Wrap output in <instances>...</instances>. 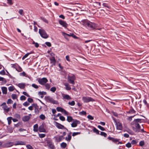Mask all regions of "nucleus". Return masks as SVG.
<instances>
[{
    "instance_id": "obj_1",
    "label": "nucleus",
    "mask_w": 149,
    "mask_h": 149,
    "mask_svg": "<svg viewBox=\"0 0 149 149\" xmlns=\"http://www.w3.org/2000/svg\"><path fill=\"white\" fill-rule=\"evenodd\" d=\"M81 22V24L88 29L94 30L97 26V24L86 19L82 20Z\"/></svg>"
},
{
    "instance_id": "obj_2",
    "label": "nucleus",
    "mask_w": 149,
    "mask_h": 149,
    "mask_svg": "<svg viewBox=\"0 0 149 149\" xmlns=\"http://www.w3.org/2000/svg\"><path fill=\"white\" fill-rule=\"evenodd\" d=\"M142 119H134L132 122L133 127H135L139 130H144L143 127L142 125L141 126L139 123L142 122Z\"/></svg>"
},
{
    "instance_id": "obj_3",
    "label": "nucleus",
    "mask_w": 149,
    "mask_h": 149,
    "mask_svg": "<svg viewBox=\"0 0 149 149\" xmlns=\"http://www.w3.org/2000/svg\"><path fill=\"white\" fill-rule=\"evenodd\" d=\"M68 81L69 83L74 85L75 84L74 81L76 79V77L74 74H71L68 77Z\"/></svg>"
},
{
    "instance_id": "obj_4",
    "label": "nucleus",
    "mask_w": 149,
    "mask_h": 149,
    "mask_svg": "<svg viewBox=\"0 0 149 149\" xmlns=\"http://www.w3.org/2000/svg\"><path fill=\"white\" fill-rule=\"evenodd\" d=\"M39 33L41 36L43 38L46 39L49 37L48 35L47 34L45 31L42 28L39 29Z\"/></svg>"
},
{
    "instance_id": "obj_5",
    "label": "nucleus",
    "mask_w": 149,
    "mask_h": 149,
    "mask_svg": "<svg viewBox=\"0 0 149 149\" xmlns=\"http://www.w3.org/2000/svg\"><path fill=\"white\" fill-rule=\"evenodd\" d=\"M82 99L84 102L88 103L90 102H94L95 100L91 97H83Z\"/></svg>"
},
{
    "instance_id": "obj_6",
    "label": "nucleus",
    "mask_w": 149,
    "mask_h": 149,
    "mask_svg": "<svg viewBox=\"0 0 149 149\" xmlns=\"http://www.w3.org/2000/svg\"><path fill=\"white\" fill-rule=\"evenodd\" d=\"M47 79L45 77H43L42 78H40L38 79V81L40 84L44 85L48 82Z\"/></svg>"
},
{
    "instance_id": "obj_7",
    "label": "nucleus",
    "mask_w": 149,
    "mask_h": 149,
    "mask_svg": "<svg viewBox=\"0 0 149 149\" xmlns=\"http://www.w3.org/2000/svg\"><path fill=\"white\" fill-rule=\"evenodd\" d=\"M46 100L50 103L54 104H57V102L54 100L52 98L49 96H47L45 97Z\"/></svg>"
},
{
    "instance_id": "obj_8",
    "label": "nucleus",
    "mask_w": 149,
    "mask_h": 149,
    "mask_svg": "<svg viewBox=\"0 0 149 149\" xmlns=\"http://www.w3.org/2000/svg\"><path fill=\"white\" fill-rule=\"evenodd\" d=\"M1 106H2V108L5 111L8 112L9 111L10 108L7 106L5 102L3 103Z\"/></svg>"
},
{
    "instance_id": "obj_9",
    "label": "nucleus",
    "mask_w": 149,
    "mask_h": 149,
    "mask_svg": "<svg viewBox=\"0 0 149 149\" xmlns=\"http://www.w3.org/2000/svg\"><path fill=\"white\" fill-rule=\"evenodd\" d=\"M80 123V122L79 120L74 119L73 120L72 123L71 124V126L73 127H76L77 125L79 124Z\"/></svg>"
},
{
    "instance_id": "obj_10",
    "label": "nucleus",
    "mask_w": 149,
    "mask_h": 149,
    "mask_svg": "<svg viewBox=\"0 0 149 149\" xmlns=\"http://www.w3.org/2000/svg\"><path fill=\"white\" fill-rule=\"evenodd\" d=\"M59 24L62 25L63 27L66 28L68 26V24L62 20H59L58 21Z\"/></svg>"
},
{
    "instance_id": "obj_11",
    "label": "nucleus",
    "mask_w": 149,
    "mask_h": 149,
    "mask_svg": "<svg viewBox=\"0 0 149 149\" xmlns=\"http://www.w3.org/2000/svg\"><path fill=\"white\" fill-rule=\"evenodd\" d=\"M31 116V114H29L28 116H24L22 118V120L24 122L27 121L30 118Z\"/></svg>"
},
{
    "instance_id": "obj_12",
    "label": "nucleus",
    "mask_w": 149,
    "mask_h": 149,
    "mask_svg": "<svg viewBox=\"0 0 149 149\" xmlns=\"http://www.w3.org/2000/svg\"><path fill=\"white\" fill-rule=\"evenodd\" d=\"M63 99V100H69L71 99V97L68 95L64 94H62Z\"/></svg>"
},
{
    "instance_id": "obj_13",
    "label": "nucleus",
    "mask_w": 149,
    "mask_h": 149,
    "mask_svg": "<svg viewBox=\"0 0 149 149\" xmlns=\"http://www.w3.org/2000/svg\"><path fill=\"white\" fill-rule=\"evenodd\" d=\"M34 106V108H35L34 111L35 113L36 114H39V111L38 110V106L37 104H36L35 105H33Z\"/></svg>"
},
{
    "instance_id": "obj_14",
    "label": "nucleus",
    "mask_w": 149,
    "mask_h": 149,
    "mask_svg": "<svg viewBox=\"0 0 149 149\" xmlns=\"http://www.w3.org/2000/svg\"><path fill=\"white\" fill-rule=\"evenodd\" d=\"M51 63L52 65H55L56 62V61L54 57H52L50 58Z\"/></svg>"
},
{
    "instance_id": "obj_15",
    "label": "nucleus",
    "mask_w": 149,
    "mask_h": 149,
    "mask_svg": "<svg viewBox=\"0 0 149 149\" xmlns=\"http://www.w3.org/2000/svg\"><path fill=\"white\" fill-rule=\"evenodd\" d=\"M17 86L20 88L23 89L25 87V84L24 83H19L17 85Z\"/></svg>"
},
{
    "instance_id": "obj_16",
    "label": "nucleus",
    "mask_w": 149,
    "mask_h": 149,
    "mask_svg": "<svg viewBox=\"0 0 149 149\" xmlns=\"http://www.w3.org/2000/svg\"><path fill=\"white\" fill-rule=\"evenodd\" d=\"M25 145V142L21 141H16L15 142V143L14 144V145Z\"/></svg>"
},
{
    "instance_id": "obj_17",
    "label": "nucleus",
    "mask_w": 149,
    "mask_h": 149,
    "mask_svg": "<svg viewBox=\"0 0 149 149\" xmlns=\"http://www.w3.org/2000/svg\"><path fill=\"white\" fill-rule=\"evenodd\" d=\"M55 138L57 142H59L63 139V136H61L59 137H56Z\"/></svg>"
},
{
    "instance_id": "obj_18",
    "label": "nucleus",
    "mask_w": 149,
    "mask_h": 149,
    "mask_svg": "<svg viewBox=\"0 0 149 149\" xmlns=\"http://www.w3.org/2000/svg\"><path fill=\"white\" fill-rule=\"evenodd\" d=\"M56 126L57 128L60 129H64V127L63 126L57 123H56Z\"/></svg>"
},
{
    "instance_id": "obj_19",
    "label": "nucleus",
    "mask_w": 149,
    "mask_h": 149,
    "mask_svg": "<svg viewBox=\"0 0 149 149\" xmlns=\"http://www.w3.org/2000/svg\"><path fill=\"white\" fill-rule=\"evenodd\" d=\"M64 85L65 86V89L67 90H70L71 89V88L69 84L67 83H65Z\"/></svg>"
},
{
    "instance_id": "obj_20",
    "label": "nucleus",
    "mask_w": 149,
    "mask_h": 149,
    "mask_svg": "<svg viewBox=\"0 0 149 149\" xmlns=\"http://www.w3.org/2000/svg\"><path fill=\"white\" fill-rule=\"evenodd\" d=\"M108 139L109 140H111L112 141L115 143H116L118 141H119V139H115L111 137H108Z\"/></svg>"
},
{
    "instance_id": "obj_21",
    "label": "nucleus",
    "mask_w": 149,
    "mask_h": 149,
    "mask_svg": "<svg viewBox=\"0 0 149 149\" xmlns=\"http://www.w3.org/2000/svg\"><path fill=\"white\" fill-rule=\"evenodd\" d=\"M1 90L3 94H6L7 89L6 87H3L1 88Z\"/></svg>"
},
{
    "instance_id": "obj_22",
    "label": "nucleus",
    "mask_w": 149,
    "mask_h": 149,
    "mask_svg": "<svg viewBox=\"0 0 149 149\" xmlns=\"http://www.w3.org/2000/svg\"><path fill=\"white\" fill-rule=\"evenodd\" d=\"M62 35L64 36L65 38L66 39H68V37L70 36H71V34H67L65 32H62Z\"/></svg>"
},
{
    "instance_id": "obj_23",
    "label": "nucleus",
    "mask_w": 149,
    "mask_h": 149,
    "mask_svg": "<svg viewBox=\"0 0 149 149\" xmlns=\"http://www.w3.org/2000/svg\"><path fill=\"white\" fill-rule=\"evenodd\" d=\"M44 85H45L46 89L47 90H49L51 86L50 84L46 83Z\"/></svg>"
},
{
    "instance_id": "obj_24",
    "label": "nucleus",
    "mask_w": 149,
    "mask_h": 149,
    "mask_svg": "<svg viewBox=\"0 0 149 149\" xmlns=\"http://www.w3.org/2000/svg\"><path fill=\"white\" fill-rule=\"evenodd\" d=\"M14 145L13 143V142H10L7 143L5 145L7 147H10Z\"/></svg>"
},
{
    "instance_id": "obj_25",
    "label": "nucleus",
    "mask_w": 149,
    "mask_h": 149,
    "mask_svg": "<svg viewBox=\"0 0 149 149\" xmlns=\"http://www.w3.org/2000/svg\"><path fill=\"white\" fill-rule=\"evenodd\" d=\"M33 53V52L32 51L30 53H28L26 54H25L24 56L22 57V60H24L25 58H26L27 56L30 54H31Z\"/></svg>"
},
{
    "instance_id": "obj_26",
    "label": "nucleus",
    "mask_w": 149,
    "mask_h": 149,
    "mask_svg": "<svg viewBox=\"0 0 149 149\" xmlns=\"http://www.w3.org/2000/svg\"><path fill=\"white\" fill-rule=\"evenodd\" d=\"M117 129L118 130H121L122 128V124L120 123H118L117 125Z\"/></svg>"
},
{
    "instance_id": "obj_27",
    "label": "nucleus",
    "mask_w": 149,
    "mask_h": 149,
    "mask_svg": "<svg viewBox=\"0 0 149 149\" xmlns=\"http://www.w3.org/2000/svg\"><path fill=\"white\" fill-rule=\"evenodd\" d=\"M73 119L72 117L70 116H68L67 117V120L69 122H70L73 121Z\"/></svg>"
},
{
    "instance_id": "obj_28",
    "label": "nucleus",
    "mask_w": 149,
    "mask_h": 149,
    "mask_svg": "<svg viewBox=\"0 0 149 149\" xmlns=\"http://www.w3.org/2000/svg\"><path fill=\"white\" fill-rule=\"evenodd\" d=\"M12 119V117H9L7 118V120L8 122V125H10L11 123V120Z\"/></svg>"
},
{
    "instance_id": "obj_29",
    "label": "nucleus",
    "mask_w": 149,
    "mask_h": 149,
    "mask_svg": "<svg viewBox=\"0 0 149 149\" xmlns=\"http://www.w3.org/2000/svg\"><path fill=\"white\" fill-rule=\"evenodd\" d=\"M15 88L13 86H11L8 88V90L10 91H12L15 90Z\"/></svg>"
},
{
    "instance_id": "obj_30",
    "label": "nucleus",
    "mask_w": 149,
    "mask_h": 149,
    "mask_svg": "<svg viewBox=\"0 0 149 149\" xmlns=\"http://www.w3.org/2000/svg\"><path fill=\"white\" fill-rule=\"evenodd\" d=\"M12 67L15 69L16 70L17 69V67L18 66V65L17 63L12 64Z\"/></svg>"
},
{
    "instance_id": "obj_31",
    "label": "nucleus",
    "mask_w": 149,
    "mask_h": 149,
    "mask_svg": "<svg viewBox=\"0 0 149 149\" xmlns=\"http://www.w3.org/2000/svg\"><path fill=\"white\" fill-rule=\"evenodd\" d=\"M16 70L18 72H21L22 71V68L19 65L18 66Z\"/></svg>"
},
{
    "instance_id": "obj_32",
    "label": "nucleus",
    "mask_w": 149,
    "mask_h": 149,
    "mask_svg": "<svg viewBox=\"0 0 149 149\" xmlns=\"http://www.w3.org/2000/svg\"><path fill=\"white\" fill-rule=\"evenodd\" d=\"M136 111L134 109H130L129 111L127 113H135Z\"/></svg>"
},
{
    "instance_id": "obj_33",
    "label": "nucleus",
    "mask_w": 149,
    "mask_h": 149,
    "mask_svg": "<svg viewBox=\"0 0 149 149\" xmlns=\"http://www.w3.org/2000/svg\"><path fill=\"white\" fill-rule=\"evenodd\" d=\"M36 104L33 103V104H32L31 105L29 106L28 107V109L31 111H32L33 109V108H34V106L33 105H35Z\"/></svg>"
},
{
    "instance_id": "obj_34",
    "label": "nucleus",
    "mask_w": 149,
    "mask_h": 149,
    "mask_svg": "<svg viewBox=\"0 0 149 149\" xmlns=\"http://www.w3.org/2000/svg\"><path fill=\"white\" fill-rule=\"evenodd\" d=\"M46 92H45L42 91V92H39L38 93V94L40 95H45L46 94Z\"/></svg>"
},
{
    "instance_id": "obj_35",
    "label": "nucleus",
    "mask_w": 149,
    "mask_h": 149,
    "mask_svg": "<svg viewBox=\"0 0 149 149\" xmlns=\"http://www.w3.org/2000/svg\"><path fill=\"white\" fill-rule=\"evenodd\" d=\"M20 76H22L23 77H28V75H26V73L24 72H22L20 73Z\"/></svg>"
},
{
    "instance_id": "obj_36",
    "label": "nucleus",
    "mask_w": 149,
    "mask_h": 149,
    "mask_svg": "<svg viewBox=\"0 0 149 149\" xmlns=\"http://www.w3.org/2000/svg\"><path fill=\"white\" fill-rule=\"evenodd\" d=\"M56 90V88L55 87H52L50 89V91L53 93Z\"/></svg>"
},
{
    "instance_id": "obj_37",
    "label": "nucleus",
    "mask_w": 149,
    "mask_h": 149,
    "mask_svg": "<svg viewBox=\"0 0 149 149\" xmlns=\"http://www.w3.org/2000/svg\"><path fill=\"white\" fill-rule=\"evenodd\" d=\"M68 104L70 105L73 106L75 105V103L74 101H72L71 102H69Z\"/></svg>"
},
{
    "instance_id": "obj_38",
    "label": "nucleus",
    "mask_w": 149,
    "mask_h": 149,
    "mask_svg": "<svg viewBox=\"0 0 149 149\" xmlns=\"http://www.w3.org/2000/svg\"><path fill=\"white\" fill-rule=\"evenodd\" d=\"M67 145L65 143H62L61 144V146L63 148H65Z\"/></svg>"
},
{
    "instance_id": "obj_39",
    "label": "nucleus",
    "mask_w": 149,
    "mask_h": 149,
    "mask_svg": "<svg viewBox=\"0 0 149 149\" xmlns=\"http://www.w3.org/2000/svg\"><path fill=\"white\" fill-rule=\"evenodd\" d=\"M71 137L70 135H68V137H66L65 138V139L68 141H69L71 140Z\"/></svg>"
},
{
    "instance_id": "obj_40",
    "label": "nucleus",
    "mask_w": 149,
    "mask_h": 149,
    "mask_svg": "<svg viewBox=\"0 0 149 149\" xmlns=\"http://www.w3.org/2000/svg\"><path fill=\"white\" fill-rule=\"evenodd\" d=\"M39 117L42 120H44L45 118V116L42 114H41Z\"/></svg>"
},
{
    "instance_id": "obj_41",
    "label": "nucleus",
    "mask_w": 149,
    "mask_h": 149,
    "mask_svg": "<svg viewBox=\"0 0 149 149\" xmlns=\"http://www.w3.org/2000/svg\"><path fill=\"white\" fill-rule=\"evenodd\" d=\"M41 19L44 22L46 23H48V20L45 18L43 17H41Z\"/></svg>"
},
{
    "instance_id": "obj_42",
    "label": "nucleus",
    "mask_w": 149,
    "mask_h": 149,
    "mask_svg": "<svg viewBox=\"0 0 149 149\" xmlns=\"http://www.w3.org/2000/svg\"><path fill=\"white\" fill-rule=\"evenodd\" d=\"M38 125L37 124L33 126V130H38Z\"/></svg>"
},
{
    "instance_id": "obj_43",
    "label": "nucleus",
    "mask_w": 149,
    "mask_h": 149,
    "mask_svg": "<svg viewBox=\"0 0 149 149\" xmlns=\"http://www.w3.org/2000/svg\"><path fill=\"white\" fill-rule=\"evenodd\" d=\"M48 146L51 149H53L54 148V146L51 143L49 144Z\"/></svg>"
},
{
    "instance_id": "obj_44",
    "label": "nucleus",
    "mask_w": 149,
    "mask_h": 149,
    "mask_svg": "<svg viewBox=\"0 0 149 149\" xmlns=\"http://www.w3.org/2000/svg\"><path fill=\"white\" fill-rule=\"evenodd\" d=\"M86 111H82L79 112V114L81 115H86Z\"/></svg>"
},
{
    "instance_id": "obj_45",
    "label": "nucleus",
    "mask_w": 149,
    "mask_h": 149,
    "mask_svg": "<svg viewBox=\"0 0 149 149\" xmlns=\"http://www.w3.org/2000/svg\"><path fill=\"white\" fill-rule=\"evenodd\" d=\"M31 86L32 87H33V88H34L36 89H37V88H38V85H36L34 84H32Z\"/></svg>"
},
{
    "instance_id": "obj_46",
    "label": "nucleus",
    "mask_w": 149,
    "mask_h": 149,
    "mask_svg": "<svg viewBox=\"0 0 149 149\" xmlns=\"http://www.w3.org/2000/svg\"><path fill=\"white\" fill-rule=\"evenodd\" d=\"M39 136L40 138H42L45 136V134H39Z\"/></svg>"
},
{
    "instance_id": "obj_47",
    "label": "nucleus",
    "mask_w": 149,
    "mask_h": 149,
    "mask_svg": "<svg viewBox=\"0 0 149 149\" xmlns=\"http://www.w3.org/2000/svg\"><path fill=\"white\" fill-rule=\"evenodd\" d=\"M13 101L11 99H8L7 102V104H12L13 103Z\"/></svg>"
},
{
    "instance_id": "obj_48",
    "label": "nucleus",
    "mask_w": 149,
    "mask_h": 149,
    "mask_svg": "<svg viewBox=\"0 0 149 149\" xmlns=\"http://www.w3.org/2000/svg\"><path fill=\"white\" fill-rule=\"evenodd\" d=\"M63 109L61 107H58L56 108V110L58 111H62Z\"/></svg>"
},
{
    "instance_id": "obj_49",
    "label": "nucleus",
    "mask_w": 149,
    "mask_h": 149,
    "mask_svg": "<svg viewBox=\"0 0 149 149\" xmlns=\"http://www.w3.org/2000/svg\"><path fill=\"white\" fill-rule=\"evenodd\" d=\"M26 99V97L24 95H22L20 97V100H25Z\"/></svg>"
},
{
    "instance_id": "obj_50",
    "label": "nucleus",
    "mask_w": 149,
    "mask_h": 149,
    "mask_svg": "<svg viewBox=\"0 0 149 149\" xmlns=\"http://www.w3.org/2000/svg\"><path fill=\"white\" fill-rule=\"evenodd\" d=\"M11 97L13 100L16 99L17 97V95L15 94H12L11 95Z\"/></svg>"
},
{
    "instance_id": "obj_51",
    "label": "nucleus",
    "mask_w": 149,
    "mask_h": 149,
    "mask_svg": "<svg viewBox=\"0 0 149 149\" xmlns=\"http://www.w3.org/2000/svg\"><path fill=\"white\" fill-rule=\"evenodd\" d=\"M62 112L63 113L65 114V115H68V113L64 109H63L62 111Z\"/></svg>"
},
{
    "instance_id": "obj_52",
    "label": "nucleus",
    "mask_w": 149,
    "mask_h": 149,
    "mask_svg": "<svg viewBox=\"0 0 149 149\" xmlns=\"http://www.w3.org/2000/svg\"><path fill=\"white\" fill-rule=\"evenodd\" d=\"M87 117L90 120H93L94 119V117L90 115L88 116Z\"/></svg>"
},
{
    "instance_id": "obj_53",
    "label": "nucleus",
    "mask_w": 149,
    "mask_h": 149,
    "mask_svg": "<svg viewBox=\"0 0 149 149\" xmlns=\"http://www.w3.org/2000/svg\"><path fill=\"white\" fill-rule=\"evenodd\" d=\"M29 103L27 102H25L23 103V105L25 107H27L29 105Z\"/></svg>"
},
{
    "instance_id": "obj_54",
    "label": "nucleus",
    "mask_w": 149,
    "mask_h": 149,
    "mask_svg": "<svg viewBox=\"0 0 149 149\" xmlns=\"http://www.w3.org/2000/svg\"><path fill=\"white\" fill-rule=\"evenodd\" d=\"M15 117L18 119H20V115L18 114H15Z\"/></svg>"
},
{
    "instance_id": "obj_55",
    "label": "nucleus",
    "mask_w": 149,
    "mask_h": 149,
    "mask_svg": "<svg viewBox=\"0 0 149 149\" xmlns=\"http://www.w3.org/2000/svg\"><path fill=\"white\" fill-rule=\"evenodd\" d=\"M145 143L143 141H141L139 143V145L141 146H142L144 145Z\"/></svg>"
},
{
    "instance_id": "obj_56",
    "label": "nucleus",
    "mask_w": 149,
    "mask_h": 149,
    "mask_svg": "<svg viewBox=\"0 0 149 149\" xmlns=\"http://www.w3.org/2000/svg\"><path fill=\"white\" fill-rule=\"evenodd\" d=\"M59 119L62 121H64L65 120V117L62 116H59Z\"/></svg>"
},
{
    "instance_id": "obj_57",
    "label": "nucleus",
    "mask_w": 149,
    "mask_h": 149,
    "mask_svg": "<svg viewBox=\"0 0 149 149\" xmlns=\"http://www.w3.org/2000/svg\"><path fill=\"white\" fill-rule=\"evenodd\" d=\"M100 134L102 136H104L105 137H106L107 136V134L106 133L103 132H100Z\"/></svg>"
},
{
    "instance_id": "obj_58",
    "label": "nucleus",
    "mask_w": 149,
    "mask_h": 149,
    "mask_svg": "<svg viewBox=\"0 0 149 149\" xmlns=\"http://www.w3.org/2000/svg\"><path fill=\"white\" fill-rule=\"evenodd\" d=\"M101 130H104V129L100 125H98L97 126Z\"/></svg>"
},
{
    "instance_id": "obj_59",
    "label": "nucleus",
    "mask_w": 149,
    "mask_h": 149,
    "mask_svg": "<svg viewBox=\"0 0 149 149\" xmlns=\"http://www.w3.org/2000/svg\"><path fill=\"white\" fill-rule=\"evenodd\" d=\"M27 101L29 102L32 103L33 102V99L31 98H29L27 99Z\"/></svg>"
},
{
    "instance_id": "obj_60",
    "label": "nucleus",
    "mask_w": 149,
    "mask_h": 149,
    "mask_svg": "<svg viewBox=\"0 0 149 149\" xmlns=\"http://www.w3.org/2000/svg\"><path fill=\"white\" fill-rule=\"evenodd\" d=\"M45 44L48 47H51V44L50 42H46L45 43Z\"/></svg>"
},
{
    "instance_id": "obj_61",
    "label": "nucleus",
    "mask_w": 149,
    "mask_h": 149,
    "mask_svg": "<svg viewBox=\"0 0 149 149\" xmlns=\"http://www.w3.org/2000/svg\"><path fill=\"white\" fill-rule=\"evenodd\" d=\"M22 93L24 95H25V96H26L28 97H29L30 96L26 92H23Z\"/></svg>"
},
{
    "instance_id": "obj_62",
    "label": "nucleus",
    "mask_w": 149,
    "mask_h": 149,
    "mask_svg": "<svg viewBox=\"0 0 149 149\" xmlns=\"http://www.w3.org/2000/svg\"><path fill=\"white\" fill-rule=\"evenodd\" d=\"M26 147L28 149H33V148L30 145H28L26 146Z\"/></svg>"
},
{
    "instance_id": "obj_63",
    "label": "nucleus",
    "mask_w": 149,
    "mask_h": 149,
    "mask_svg": "<svg viewBox=\"0 0 149 149\" xmlns=\"http://www.w3.org/2000/svg\"><path fill=\"white\" fill-rule=\"evenodd\" d=\"M65 58L66 60L68 62L70 61V59L69 56L68 55H67L65 57Z\"/></svg>"
},
{
    "instance_id": "obj_64",
    "label": "nucleus",
    "mask_w": 149,
    "mask_h": 149,
    "mask_svg": "<svg viewBox=\"0 0 149 149\" xmlns=\"http://www.w3.org/2000/svg\"><path fill=\"white\" fill-rule=\"evenodd\" d=\"M18 12L20 15H22L23 12V10L22 9H20Z\"/></svg>"
}]
</instances>
